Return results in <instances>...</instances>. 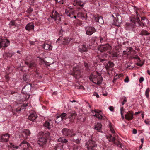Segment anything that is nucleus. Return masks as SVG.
Instances as JSON below:
<instances>
[{
	"label": "nucleus",
	"instance_id": "1",
	"mask_svg": "<svg viewBox=\"0 0 150 150\" xmlns=\"http://www.w3.org/2000/svg\"><path fill=\"white\" fill-rule=\"evenodd\" d=\"M62 133L64 135L71 137L70 140L78 144L80 143V140L79 138H74L72 137L75 136L76 134L75 132L72 130L64 128L62 130Z\"/></svg>",
	"mask_w": 150,
	"mask_h": 150
},
{
	"label": "nucleus",
	"instance_id": "2",
	"mask_svg": "<svg viewBox=\"0 0 150 150\" xmlns=\"http://www.w3.org/2000/svg\"><path fill=\"white\" fill-rule=\"evenodd\" d=\"M89 79L94 83L98 85L101 84L103 80L101 74L97 72L91 74L89 77Z\"/></svg>",
	"mask_w": 150,
	"mask_h": 150
},
{
	"label": "nucleus",
	"instance_id": "3",
	"mask_svg": "<svg viewBox=\"0 0 150 150\" xmlns=\"http://www.w3.org/2000/svg\"><path fill=\"white\" fill-rule=\"evenodd\" d=\"M50 17L47 18V20L50 23H52L55 21L56 22L59 23L60 21L61 18L59 14L56 11H53L52 13L50 14Z\"/></svg>",
	"mask_w": 150,
	"mask_h": 150
},
{
	"label": "nucleus",
	"instance_id": "4",
	"mask_svg": "<svg viewBox=\"0 0 150 150\" xmlns=\"http://www.w3.org/2000/svg\"><path fill=\"white\" fill-rule=\"evenodd\" d=\"M86 148L88 150H95L97 147V145L94 141L90 140L87 141L85 143Z\"/></svg>",
	"mask_w": 150,
	"mask_h": 150
},
{
	"label": "nucleus",
	"instance_id": "5",
	"mask_svg": "<svg viewBox=\"0 0 150 150\" xmlns=\"http://www.w3.org/2000/svg\"><path fill=\"white\" fill-rule=\"evenodd\" d=\"M136 17L133 19H132L131 20V21H133V22L134 24H135L136 22H137L140 26L143 27L144 26L145 23L142 21L141 22L139 19V17L140 16V15L138 14L137 12H136Z\"/></svg>",
	"mask_w": 150,
	"mask_h": 150
},
{
	"label": "nucleus",
	"instance_id": "6",
	"mask_svg": "<svg viewBox=\"0 0 150 150\" xmlns=\"http://www.w3.org/2000/svg\"><path fill=\"white\" fill-rule=\"evenodd\" d=\"M10 44V42L6 39L0 38V48L5 47L8 46Z\"/></svg>",
	"mask_w": 150,
	"mask_h": 150
},
{
	"label": "nucleus",
	"instance_id": "7",
	"mask_svg": "<svg viewBox=\"0 0 150 150\" xmlns=\"http://www.w3.org/2000/svg\"><path fill=\"white\" fill-rule=\"evenodd\" d=\"M116 17H114L113 15L112 16L114 18L113 20L114 24L117 26H119L122 22V19L121 16L119 15H115Z\"/></svg>",
	"mask_w": 150,
	"mask_h": 150
},
{
	"label": "nucleus",
	"instance_id": "8",
	"mask_svg": "<svg viewBox=\"0 0 150 150\" xmlns=\"http://www.w3.org/2000/svg\"><path fill=\"white\" fill-rule=\"evenodd\" d=\"M81 69V67L79 66L76 65L73 68V72L71 74L73 75L74 77H76L78 75H79L80 72L79 71Z\"/></svg>",
	"mask_w": 150,
	"mask_h": 150
},
{
	"label": "nucleus",
	"instance_id": "9",
	"mask_svg": "<svg viewBox=\"0 0 150 150\" xmlns=\"http://www.w3.org/2000/svg\"><path fill=\"white\" fill-rule=\"evenodd\" d=\"M86 33L89 35H91L96 31V30L94 27L91 26H87L85 28Z\"/></svg>",
	"mask_w": 150,
	"mask_h": 150
},
{
	"label": "nucleus",
	"instance_id": "10",
	"mask_svg": "<svg viewBox=\"0 0 150 150\" xmlns=\"http://www.w3.org/2000/svg\"><path fill=\"white\" fill-rule=\"evenodd\" d=\"M95 112H96V114L94 115V116H96L98 119L104 120L105 119V118H106V117L105 115L102 113L101 112L99 111L98 110H95Z\"/></svg>",
	"mask_w": 150,
	"mask_h": 150
},
{
	"label": "nucleus",
	"instance_id": "11",
	"mask_svg": "<svg viewBox=\"0 0 150 150\" xmlns=\"http://www.w3.org/2000/svg\"><path fill=\"white\" fill-rule=\"evenodd\" d=\"M102 46L100 47V52H102L103 51H107L109 52L111 49V47L108 44L105 45L101 44Z\"/></svg>",
	"mask_w": 150,
	"mask_h": 150
},
{
	"label": "nucleus",
	"instance_id": "12",
	"mask_svg": "<svg viewBox=\"0 0 150 150\" xmlns=\"http://www.w3.org/2000/svg\"><path fill=\"white\" fill-rule=\"evenodd\" d=\"M10 137V134L8 133L1 135L0 137V142H8Z\"/></svg>",
	"mask_w": 150,
	"mask_h": 150
},
{
	"label": "nucleus",
	"instance_id": "13",
	"mask_svg": "<svg viewBox=\"0 0 150 150\" xmlns=\"http://www.w3.org/2000/svg\"><path fill=\"white\" fill-rule=\"evenodd\" d=\"M20 146L24 150H29V149L30 148V144L25 140L21 143Z\"/></svg>",
	"mask_w": 150,
	"mask_h": 150
},
{
	"label": "nucleus",
	"instance_id": "14",
	"mask_svg": "<svg viewBox=\"0 0 150 150\" xmlns=\"http://www.w3.org/2000/svg\"><path fill=\"white\" fill-rule=\"evenodd\" d=\"M79 51L81 53L86 52L88 51V47L85 44L79 45L78 48Z\"/></svg>",
	"mask_w": 150,
	"mask_h": 150
},
{
	"label": "nucleus",
	"instance_id": "15",
	"mask_svg": "<svg viewBox=\"0 0 150 150\" xmlns=\"http://www.w3.org/2000/svg\"><path fill=\"white\" fill-rule=\"evenodd\" d=\"M125 118L128 120H132L133 118V112L128 111L125 115Z\"/></svg>",
	"mask_w": 150,
	"mask_h": 150
},
{
	"label": "nucleus",
	"instance_id": "16",
	"mask_svg": "<svg viewBox=\"0 0 150 150\" xmlns=\"http://www.w3.org/2000/svg\"><path fill=\"white\" fill-rule=\"evenodd\" d=\"M38 116L35 112H32L30 113V115L28 117V119L30 120L34 121L37 117Z\"/></svg>",
	"mask_w": 150,
	"mask_h": 150
},
{
	"label": "nucleus",
	"instance_id": "17",
	"mask_svg": "<svg viewBox=\"0 0 150 150\" xmlns=\"http://www.w3.org/2000/svg\"><path fill=\"white\" fill-rule=\"evenodd\" d=\"M68 118L71 120H74L77 115V114L75 111H72L70 113H69L68 114Z\"/></svg>",
	"mask_w": 150,
	"mask_h": 150
},
{
	"label": "nucleus",
	"instance_id": "18",
	"mask_svg": "<svg viewBox=\"0 0 150 150\" xmlns=\"http://www.w3.org/2000/svg\"><path fill=\"white\" fill-rule=\"evenodd\" d=\"M34 24L32 23H29L25 27V29L28 31H30L32 30H33L34 29Z\"/></svg>",
	"mask_w": 150,
	"mask_h": 150
},
{
	"label": "nucleus",
	"instance_id": "19",
	"mask_svg": "<svg viewBox=\"0 0 150 150\" xmlns=\"http://www.w3.org/2000/svg\"><path fill=\"white\" fill-rule=\"evenodd\" d=\"M47 141V140L44 137H41L38 141V143L40 146H42L46 144Z\"/></svg>",
	"mask_w": 150,
	"mask_h": 150
},
{
	"label": "nucleus",
	"instance_id": "20",
	"mask_svg": "<svg viewBox=\"0 0 150 150\" xmlns=\"http://www.w3.org/2000/svg\"><path fill=\"white\" fill-rule=\"evenodd\" d=\"M52 122L51 120L49 121H46L44 124V126L46 127L48 129H50L51 127L52 126Z\"/></svg>",
	"mask_w": 150,
	"mask_h": 150
},
{
	"label": "nucleus",
	"instance_id": "21",
	"mask_svg": "<svg viewBox=\"0 0 150 150\" xmlns=\"http://www.w3.org/2000/svg\"><path fill=\"white\" fill-rule=\"evenodd\" d=\"M94 20L97 22L102 24L104 23V21L103 17L101 16H97L94 17Z\"/></svg>",
	"mask_w": 150,
	"mask_h": 150
},
{
	"label": "nucleus",
	"instance_id": "22",
	"mask_svg": "<svg viewBox=\"0 0 150 150\" xmlns=\"http://www.w3.org/2000/svg\"><path fill=\"white\" fill-rule=\"evenodd\" d=\"M102 125L101 123H98L97 124L95 125L94 129L98 132H101Z\"/></svg>",
	"mask_w": 150,
	"mask_h": 150
},
{
	"label": "nucleus",
	"instance_id": "23",
	"mask_svg": "<svg viewBox=\"0 0 150 150\" xmlns=\"http://www.w3.org/2000/svg\"><path fill=\"white\" fill-rule=\"evenodd\" d=\"M31 86L30 84H27L22 89V91L25 92H28L30 91Z\"/></svg>",
	"mask_w": 150,
	"mask_h": 150
},
{
	"label": "nucleus",
	"instance_id": "24",
	"mask_svg": "<svg viewBox=\"0 0 150 150\" xmlns=\"http://www.w3.org/2000/svg\"><path fill=\"white\" fill-rule=\"evenodd\" d=\"M43 47L45 49L49 50H52V47L51 45L47 43L44 44Z\"/></svg>",
	"mask_w": 150,
	"mask_h": 150
},
{
	"label": "nucleus",
	"instance_id": "25",
	"mask_svg": "<svg viewBox=\"0 0 150 150\" xmlns=\"http://www.w3.org/2000/svg\"><path fill=\"white\" fill-rule=\"evenodd\" d=\"M100 37V41L101 43L106 41V35L105 33H104V35L103 36L101 35Z\"/></svg>",
	"mask_w": 150,
	"mask_h": 150
},
{
	"label": "nucleus",
	"instance_id": "26",
	"mask_svg": "<svg viewBox=\"0 0 150 150\" xmlns=\"http://www.w3.org/2000/svg\"><path fill=\"white\" fill-rule=\"evenodd\" d=\"M114 65V64L112 62L110 61L108 62V63H107L106 65L105 66L107 69H108L109 68H111L113 67Z\"/></svg>",
	"mask_w": 150,
	"mask_h": 150
},
{
	"label": "nucleus",
	"instance_id": "27",
	"mask_svg": "<svg viewBox=\"0 0 150 150\" xmlns=\"http://www.w3.org/2000/svg\"><path fill=\"white\" fill-rule=\"evenodd\" d=\"M42 136L47 140L49 137L50 133L48 132H43Z\"/></svg>",
	"mask_w": 150,
	"mask_h": 150
},
{
	"label": "nucleus",
	"instance_id": "28",
	"mask_svg": "<svg viewBox=\"0 0 150 150\" xmlns=\"http://www.w3.org/2000/svg\"><path fill=\"white\" fill-rule=\"evenodd\" d=\"M63 144H59L55 147V150H63Z\"/></svg>",
	"mask_w": 150,
	"mask_h": 150
},
{
	"label": "nucleus",
	"instance_id": "29",
	"mask_svg": "<svg viewBox=\"0 0 150 150\" xmlns=\"http://www.w3.org/2000/svg\"><path fill=\"white\" fill-rule=\"evenodd\" d=\"M74 2L76 3V4L79 5L81 7H83L84 3L81 1L80 0H74Z\"/></svg>",
	"mask_w": 150,
	"mask_h": 150
},
{
	"label": "nucleus",
	"instance_id": "30",
	"mask_svg": "<svg viewBox=\"0 0 150 150\" xmlns=\"http://www.w3.org/2000/svg\"><path fill=\"white\" fill-rule=\"evenodd\" d=\"M58 141L59 142H61V144H63V143H66L68 141L67 139L63 137H60L58 139Z\"/></svg>",
	"mask_w": 150,
	"mask_h": 150
},
{
	"label": "nucleus",
	"instance_id": "31",
	"mask_svg": "<svg viewBox=\"0 0 150 150\" xmlns=\"http://www.w3.org/2000/svg\"><path fill=\"white\" fill-rule=\"evenodd\" d=\"M71 40V39L70 38H68L67 40L65 39L64 41H62L61 42L63 45H65L69 43V42Z\"/></svg>",
	"mask_w": 150,
	"mask_h": 150
},
{
	"label": "nucleus",
	"instance_id": "32",
	"mask_svg": "<svg viewBox=\"0 0 150 150\" xmlns=\"http://www.w3.org/2000/svg\"><path fill=\"white\" fill-rule=\"evenodd\" d=\"M150 91V89L149 88H147L145 92V95L146 96V97L148 99L149 98V93Z\"/></svg>",
	"mask_w": 150,
	"mask_h": 150
},
{
	"label": "nucleus",
	"instance_id": "33",
	"mask_svg": "<svg viewBox=\"0 0 150 150\" xmlns=\"http://www.w3.org/2000/svg\"><path fill=\"white\" fill-rule=\"evenodd\" d=\"M23 132L27 136H29L30 134V131L28 129H27L24 130Z\"/></svg>",
	"mask_w": 150,
	"mask_h": 150
},
{
	"label": "nucleus",
	"instance_id": "34",
	"mask_svg": "<svg viewBox=\"0 0 150 150\" xmlns=\"http://www.w3.org/2000/svg\"><path fill=\"white\" fill-rule=\"evenodd\" d=\"M65 14L67 16H68L69 17H70L71 18H72L73 17V15H72V14H71V13H70L67 10H65Z\"/></svg>",
	"mask_w": 150,
	"mask_h": 150
},
{
	"label": "nucleus",
	"instance_id": "35",
	"mask_svg": "<svg viewBox=\"0 0 150 150\" xmlns=\"http://www.w3.org/2000/svg\"><path fill=\"white\" fill-rule=\"evenodd\" d=\"M66 114L65 113H62L59 117H58V118H60L61 120H62L66 116Z\"/></svg>",
	"mask_w": 150,
	"mask_h": 150
},
{
	"label": "nucleus",
	"instance_id": "36",
	"mask_svg": "<svg viewBox=\"0 0 150 150\" xmlns=\"http://www.w3.org/2000/svg\"><path fill=\"white\" fill-rule=\"evenodd\" d=\"M140 35L142 36L147 35V31L143 30L140 33Z\"/></svg>",
	"mask_w": 150,
	"mask_h": 150
},
{
	"label": "nucleus",
	"instance_id": "37",
	"mask_svg": "<svg viewBox=\"0 0 150 150\" xmlns=\"http://www.w3.org/2000/svg\"><path fill=\"white\" fill-rule=\"evenodd\" d=\"M134 58L138 59V61L139 62L141 61V60L140 59L139 57H138L137 55L132 56L131 57V59H133Z\"/></svg>",
	"mask_w": 150,
	"mask_h": 150
},
{
	"label": "nucleus",
	"instance_id": "38",
	"mask_svg": "<svg viewBox=\"0 0 150 150\" xmlns=\"http://www.w3.org/2000/svg\"><path fill=\"white\" fill-rule=\"evenodd\" d=\"M108 136L110 139L109 140V141L114 142L115 141V137H112V136L111 135H109Z\"/></svg>",
	"mask_w": 150,
	"mask_h": 150
},
{
	"label": "nucleus",
	"instance_id": "39",
	"mask_svg": "<svg viewBox=\"0 0 150 150\" xmlns=\"http://www.w3.org/2000/svg\"><path fill=\"white\" fill-rule=\"evenodd\" d=\"M122 99H123V101L122 102V105H123L127 102V99L125 96H124L122 98Z\"/></svg>",
	"mask_w": 150,
	"mask_h": 150
},
{
	"label": "nucleus",
	"instance_id": "40",
	"mask_svg": "<svg viewBox=\"0 0 150 150\" xmlns=\"http://www.w3.org/2000/svg\"><path fill=\"white\" fill-rule=\"evenodd\" d=\"M56 2L63 4L64 3L65 0H55Z\"/></svg>",
	"mask_w": 150,
	"mask_h": 150
},
{
	"label": "nucleus",
	"instance_id": "41",
	"mask_svg": "<svg viewBox=\"0 0 150 150\" xmlns=\"http://www.w3.org/2000/svg\"><path fill=\"white\" fill-rule=\"evenodd\" d=\"M41 63L42 64L45 63L46 65L48 66H50V64L49 62H47L46 61L44 60H42Z\"/></svg>",
	"mask_w": 150,
	"mask_h": 150
},
{
	"label": "nucleus",
	"instance_id": "42",
	"mask_svg": "<svg viewBox=\"0 0 150 150\" xmlns=\"http://www.w3.org/2000/svg\"><path fill=\"white\" fill-rule=\"evenodd\" d=\"M23 79L25 81H27L28 79V76L27 75H23Z\"/></svg>",
	"mask_w": 150,
	"mask_h": 150
},
{
	"label": "nucleus",
	"instance_id": "43",
	"mask_svg": "<svg viewBox=\"0 0 150 150\" xmlns=\"http://www.w3.org/2000/svg\"><path fill=\"white\" fill-rule=\"evenodd\" d=\"M117 54L116 52H112V57H117Z\"/></svg>",
	"mask_w": 150,
	"mask_h": 150
},
{
	"label": "nucleus",
	"instance_id": "44",
	"mask_svg": "<svg viewBox=\"0 0 150 150\" xmlns=\"http://www.w3.org/2000/svg\"><path fill=\"white\" fill-rule=\"evenodd\" d=\"M35 66V63H31L29 65H28V66L30 67H34Z\"/></svg>",
	"mask_w": 150,
	"mask_h": 150
},
{
	"label": "nucleus",
	"instance_id": "45",
	"mask_svg": "<svg viewBox=\"0 0 150 150\" xmlns=\"http://www.w3.org/2000/svg\"><path fill=\"white\" fill-rule=\"evenodd\" d=\"M77 16L78 17L80 18L84 17V16L83 15V13L81 12H79L78 13Z\"/></svg>",
	"mask_w": 150,
	"mask_h": 150
},
{
	"label": "nucleus",
	"instance_id": "46",
	"mask_svg": "<svg viewBox=\"0 0 150 150\" xmlns=\"http://www.w3.org/2000/svg\"><path fill=\"white\" fill-rule=\"evenodd\" d=\"M129 81V78L127 76L126 78L124 79V82L125 83H128Z\"/></svg>",
	"mask_w": 150,
	"mask_h": 150
},
{
	"label": "nucleus",
	"instance_id": "47",
	"mask_svg": "<svg viewBox=\"0 0 150 150\" xmlns=\"http://www.w3.org/2000/svg\"><path fill=\"white\" fill-rule=\"evenodd\" d=\"M110 128V129L111 131V132L112 133H114L115 132V131L112 128V127L111 126V125H109Z\"/></svg>",
	"mask_w": 150,
	"mask_h": 150
},
{
	"label": "nucleus",
	"instance_id": "48",
	"mask_svg": "<svg viewBox=\"0 0 150 150\" xmlns=\"http://www.w3.org/2000/svg\"><path fill=\"white\" fill-rule=\"evenodd\" d=\"M144 80V78L143 77H141L139 79V81L140 83H142Z\"/></svg>",
	"mask_w": 150,
	"mask_h": 150
},
{
	"label": "nucleus",
	"instance_id": "49",
	"mask_svg": "<svg viewBox=\"0 0 150 150\" xmlns=\"http://www.w3.org/2000/svg\"><path fill=\"white\" fill-rule=\"evenodd\" d=\"M68 11L71 14H72L73 15H74L75 14V11L70 10Z\"/></svg>",
	"mask_w": 150,
	"mask_h": 150
},
{
	"label": "nucleus",
	"instance_id": "50",
	"mask_svg": "<svg viewBox=\"0 0 150 150\" xmlns=\"http://www.w3.org/2000/svg\"><path fill=\"white\" fill-rule=\"evenodd\" d=\"M109 109L111 111H113L114 110V108L112 106H110L109 107Z\"/></svg>",
	"mask_w": 150,
	"mask_h": 150
},
{
	"label": "nucleus",
	"instance_id": "51",
	"mask_svg": "<svg viewBox=\"0 0 150 150\" xmlns=\"http://www.w3.org/2000/svg\"><path fill=\"white\" fill-rule=\"evenodd\" d=\"M93 95L96 96L97 98H99V95L96 93H95L93 94Z\"/></svg>",
	"mask_w": 150,
	"mask_h": 150
},
{
	"label": "nucleus",
	"instance_id": "52",
	"mask_svg": "<svg viewBox=\"0 0 150 150\" xmlns=\"http://www.w3.org/2000/svg\"><path fill=\"white\" fill-rule=\"evenodd\" d=\"M132 132L133 134H136L137 133V131L135 129H133Z\"/></svg>",
	"mask_w": 150,
	"mask_h": 150
},
{
	"label": "nucleus",
	"instance_id": "53",
	"mask_svg": "<svg viewBox=\"0 0 150 150\" xmlns=\"http://www.w3.org/2000/svg\"><path fill=\"white\" fill-rule=\"evenodd\" d=\"M141 20H142V21L143 20H146V21H148L147 19H146V18L144 17H141Z\"/></svg>",
	"mask_w": 150,
	"mask_h": 150
},
{
	"label": "nucleus",
	"instance_id": "54",
	"mask_svg": "<svg viewBox=\"0 0 150 150\" xmlns=\"http://www.w3.org/2000/svg\"><path fill=\"white\" fill-rule=\"evenodd\" d=\"M144 122L147 125H149V124H150V122L149 121H147L146 120H145L144 121Z\"/></svg>",
	"mask_w": 150,
	"mask_h": 150
},
{
	"label": "nucleus",
	"instance_id": "55",
	"mask_svg": "<svg viewBox=\"0 0 150 150\" xmlns=\"http://www.w3.org/2000/svg\"><path fill=\"white\" fill-rule=\"evenodd\" d=\"M136 64L137 66H139L141 67L142 66V65H143V64H141L139 63H137Z\"/></svg>",
	"mask_w": 150,
	"mask_h": 150
},
{
	"label": "nucleus",
	"instance_id": "56",
	"mask_svg": "<svg viewBox=\"0 0 150 150\" xmlns=\"http://www.w3.org/2000/svg\"><path fill=\"white\" fill-rule=\"evenodd\" d=\"M11 25H15V22H14V21H11Z\"/></svg>",
	"mask_w": 150,
	"mask_h": 150
},
{
	"label": "nucleus",
	"instance_id": "57",
	"mask_svg": "<svg viewBox=\"0 0 150 150\" xmlns=\"http://www.w3.org/2000/svg\"><path fill=\"white\" fill-rule=\"evenodd\" d=\"M28 11L30 12H32L33 9L31 8H30L29 9H28Z\"/></svg>",
	"mask_w": 150,
	"mask_h": 150
},
{
	"label": "nucleus",
	"instance_id": "58",
	"mask_svg": "<svg viewBox=\"0 0 150 150\" xmlns=\"http://www.w3.org/2000/svg\"><path fill=\"white\" fill-rule=\"evenodd\" d=\"M123 110V107H121L120 108V113L122 112V111Z\"/></svg>",
	"mask_w": 150,
	"mask_h": 150
},
{
	"label": "nucleus",
	"instance_id": "59",
	"mask_svg": "<svg viewBox=\"0 0 150 150\" xmlns=\"http://www.w3.org/2000/svg\"><path fill=\"white\" fill-rule=\"evenodd\" d=\"M123 110V107H121L120 108V113L122 112V111Z\"/></svg>",
	"mask_w": 150,
	"mask_h": 150
},
{
	"label": "nucleus",
	"instance_id": "60",
	"mask_svg": "<svg viewBox=\"0 0 150 150\" xmlns=\"http://www.w3.org/2000/svg\"><path fill=\"white\" fill-rule=\"evenodd\" d=\"M122 143H119L117 145L118 146H119L120 147H122Z\"/></svg>",
	"mask_w": 150,
	"mask_h": 150
},
{
	"label": "nucleus",
	"instance_id": "61",
	"mask_svg": "<svg viewBox=\"0 0 150 150\" xmlns=\"http://www.w3.org/2000/svg\"><path fill=\"white\" fill-rule=\"evenodd\" d=\"M129 51H132V50L133 51H134V50H133L132 48V47H129Z\"/></svg>",
	"mask_w": 150,
	"mask_h": 150
},
{
	"label": "nucleus",
	"instance_id": "62",
	"mask_svg": "<svg viewBox=\"0 0 150 150\" xmlns=\"http://www.w3.org/2000/svg\"><path fill=\"white\" fill-rule=\"evenodd\" d=\"M121 115L122 117V119H124V117L123 116V113L122 112H121Z\"/></svg>",
	"mask_w": 150,
	"mask_h": 150
},
{
	"label": "nucleus",
	"instance_id": "63",
	"mask_svg": "<svg viewBox=\"0 0 150 150\" xmlns=\"http://www.w3.org/2000/svg\"><path fill=\"white\" fill-rule=\"evenodd\" d=\"M84 65L85 67H87L88 66V64L86 63H84Z\"/></svg>",
	"mask_w": 150,
	"mask_h": 150
},
{
	"label": "nucleus",
	"instance_id": "64",
	"mask_svg": "<svg viewBox=\"0 0 150 150\" xmlns=\"http://www.w3.org/2000/svg\"><path fill=\"white\" fill-rule=\"evenodd\" d=\"M147 73L149 75H150V71L149 70H148L147 71Z\"/></svg>",
	"mask_w": 150,
	"mask_h": 150
}]
</instances>
